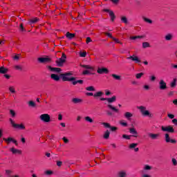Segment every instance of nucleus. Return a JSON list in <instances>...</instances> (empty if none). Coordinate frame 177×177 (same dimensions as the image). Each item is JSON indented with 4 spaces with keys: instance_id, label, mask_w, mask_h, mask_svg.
<instances>
[{
    "instance_id": "1",
    "label": "nucleus",
    "mask_w": 177,
    "mask_h": 177,
    "mask_svg": "<svg viewBox=\"0 0 177 177\" xmlns=\"http://www.w3.org/2000/svg\"><path fill=\"white\" fill-rule=\"evenodd\" d=\"M71 75H73V73H71V72L61 73V74H59V75L57 74L52 73L50 75V78H51V80H53V81H56L57 82L58 81H60V78H62V81H64V82L75 81V77H69Z\"/></svg>"
},
{
    "instance_id": "2",
    "label": "nucleus",
    "mask_w": 177,
    "mask_h": 177,
    "mask_svg": "<svg viewBox=\"0 0 177 177\" xmlns=\"http://www.w3.org/2000/svg\"><path fill=\"white\" fill-rule=\"evenodd\" d=\"M39 118L43 122H50V115L48 113L41 114Z\"/></svg>"
},
{
    "instance_id": "3",
    "label": "nucleus",
    "mask_w": 177,
    "mask_h": 177,
    "mask_svg": "<svg viewBox=\"0 0 177 177\" xmlns=\"http://www.w3.org/2000/svg\"><path fill=\"white\" fill-rule=\"evenodd\" d=\"M161 129L162 131H163V132H170V133H174V132H175V129H174V127H172V126H162Z\"/></svg>"
},
{
    "instance_id": "4",
    "label": "nucleus",
    "mask_w": 177,
    "mask_h": 177,
    "mask_svg": "<svg viewBox=\"0 0 177 177\" xmlns=\"http://www.w3.org/2000/svg\"><path fill=\"white\" fill-rule=\"evenodd\" d=\"M167 82L164 80H160L159 82V89L160 91H165L167 89Z\"/></svg>"
},
{
    "instance_id": "5",
    "label": "nucleus",
    "mask_w": 177,
    "mask_h": 177,
    "mask_svg": "<svg viewBox=\"0 0 177 177\" xmlns=\"http://www.w3.org/2000/svg\"><path fill=\"white\" fill-rule=\"evenodd\" d=\"M46 68L51 73H60L62 71V68L52 67L51 66H47Z\"/></svg>"
},
{
    "instance_id": "6",
    "label": "nucleus",
    "mask_w": 177,
    "mask_h": 177,
    "mask_svg": "<svg viewBox=\"0 0 177 177\" xmlns=\"http://www.w3.org/2000/svg\"><path fill=\"white\" fill-rule=\"evenodd\" d=\"M98 74H109V69L107 68H98L97 70Z\"/></svg>"
},
{
    "instance_id": "7",
    "label": "nucleus",
    "mask_w": 177,
    "mask_h": 177,
    "mask_svg": "<svg viewBox=\"0 0 177 177\" xmlns=\"http://www.w3.org/2000/svg\"><path fill=\"white\" fill-rule=\"evenodd\" d=\"M3 140L6 142L7 145H10L11 142H12V143H15L16 146H17L18 145L17 140H15L13 138H3Z\"/></svg>"
},
{
    "instance_id": "8",
    "label": "nucleus",
    "mask_w": 177,
    "mask_h": 177,
    "mask_svg": "<svg viewBox=\"0 0 177 177\" xmlns=\"http://www.w3.org/2000/svg\"><path fill=\"white\" fill-rule=\"evenodd\" d=\"M128 60H132L133 62H135V63H140V59L139 57L135 55H133L129 57H127Z\"/></svg>"
},
{
    "instance_id": "9",
    "label": "nucleus",
    "mask_w": 177,
    "mask_h": 177,
    "mask_svg": "<svg viewBox=\"0 0 177 177\" xmlns=\"http://www.w3.org/2000/svg\"><path fill=\"white\" fill-rule=\"evenodd\" d=\"M104 12H106V13H109V16L111 17V21H114V19H115V15L114 14V12L112 10H110L109 9H104Z\"/></svg>"
},
{
    "instance_id": "10",
    "label": "nucleus",
    "mask_w": 177,
    "mask_h": 177,
    "mask_svg": "<svg viewBox=\"0 0 177 177\" xmlns=\"http://www.w3.org/2000/svg\"><path fill=\"white\" fill-rule=\"evenodd\" d=\"M148 136L150 138V139H152V140H156L158 139V137L160 136V134L158 133H148Z\"/></svg>"
},
{
    "instance_id": "11",
    "label": "nucleus",
    "mask_w": 177,
    "mask_h": 177,
    "mask_svg": "<svg viewBox=\"0 0 177 177\" xmlns=\"http://www.w3.org/2000/svg\"><path fill=\"white\" fill-rule=\"evenodd\" d=\"M39 63H49L50 62V58L49 57H39L37 59Z\"/></svg>"
},
{
    "instance_id": "12",
    "label": "nucleus",
    "mask_w": 177,
    "mask_h": 177,
    "mask_svg": "<svg viewBox=\"0 0 177 177\" xmlns=\"http://www.w3.org/2000/svg\"><path fill=\"white\" fill-rule=\"evenodd\" d=\"M55 63H56L57 67H63V65H64V63H66V62H64V59H60V58H59L58 59H57V60L55 61Z\"/></svg>"
},
{
    "instance_id": "13",
    "label": "nucleus",
    "mask_w": 177,
    "mask_h": 177,
    "mask_svg": "<svg viewBox=\"0 0 177 177\" xmlns=\"http://www.w3.org/2000/svg\"><path fill=\"white\" fill-rule=\"evenodd\" d=\"M141 114L143 117H149V118H153V113H150V111H142Z\"/></svg>"
},
{
    "instance_id": "14",
    "label": "nucleus",
    "mask_w": 177,
    "mask_h": 177,
    "mask_svg": "<svg viewBox=\"0 0 177 177\" xmlns=\"http://www.w3.org/2000/svg\"><path fill=\"white\" fill-rule=\"evenodd\" d=\"M129 132L133 135V138H138V131L135 128H131L129 129Z\"/></svg>"
},
{
    "instance_id": "15",
    "label": "nucleus",
    "mask_w": 177,
    "mask_h": 177,
    "mask_svg": "<svg viewBox=\"0 0 177 177\" xmlns=\"http://www.w3.org/2000/svg\"><path fill=\"white\" fill-rule=\"evenodd\" d=\"M13 128H15L16 129H26V127L24 124H13Z\"/></svg>"
},
{
    "instance_id": "16",
    "label": "nucleus",
    "mask_w": 177,
    "mask_h": 177,
    "mask_svg": "<svg viewBox=\"0 0 177 177\" xmlns=\"http://www.w3.org/2000/svg\"><path fill=\"white\" fill-rule=\"evenodd\" d=\"M27 104L28 107H31L32 109H35V107H37V104H35V102L32 100L28 102Z\"/></svg>"
},
{
    "instance_id": "17",
    "label": "nucleus",
    "mask_w": 177,
    "mask_h": 177,
    "mask_svg": "<svg viewBox=\"0 0 177 177\" xmlns=\"http://www.w3.org/2000/svg\"><path fill=\"white\" fill-rule=\"evenodd\" d=\"M172 38H174V35L171 33H168L165 36V41H172Z\"/></svg>"
},
{
    "instance_id": "18",
    "label": "nucleus",
    "mask_w": 177,
    "mask_h": 177,
    "mask_svg": "<svg viewBox=\"0 0 177 177\" xmlns=\"http://www.w3.org/2000/svg\"><path fill=\"white\" fill-rule=\"evenodd\" d=\"M10 151L12 152V154H21V150L14 149L13 147Z\"/></svg>"
},
{
    "instance_id": "19",
    "label": "nucleus",
    "mask_w": 177,
    "mask_h": 177,
    "mask_svg": "<svg viewBox=\"0 0 177 177\" xmlns=\"http://www.w3.org/2000/svg\"><path fill=\"white\" fill-rule=\"evenodd\" d=\"M66 38H68V39H73V38H74V37H75V34L70 33V32H67L66 34Z\"/></svg>"
},
{
    "instance_id": "20",
    "label": "nucleus",
    "mask_w": 177,
    "mask_h": 177,
    "mask_svg": "<svg viewBox=\"0 0 177 177\" xmlns=\"http://www.w3.org/2000/svg\"><path fill=\"white\" fill-rule=\"evenodd\" d=\"M80 67H82L83 68H86V70H90V71H93L94 68L93 67L89 66V65H80Z\"/></svg>"
},
{
    "instance_id": "21",
    "label": "nucleus",
    "mask_w": 177,
    "mask_h": 177,
    "mask_svg": "<svg viewBox=\"0 0 177 177\" xmlns=\"http://www.w3.org/2000/svg\"><path fill=\"white\" fill-rule=\"evenodd\" d=\"M9 70L3 66L0 67V74H6Z\"/></svg>"
},
{
    "instance_id": "22",
    "label": "nucleus",
    "mask_w": 177,
    "mask_h": 177,
    "mask_svg": "<svg viewBox=\"0 0 177 177\" xmlns=\"http://www.w3.org/2000/svg\"><path fill=\"white\" fill-rule=\"evenodd\" d=\"M73 85H77V84H80V85H82L84 84V80H72Z\"/></svg>"
},
{
    "instance_id": "23",
    "label": "nucleus",
    "mask_w": 177,
    "mask_h": 177,
    "mask_svg": "<svg viewBox=\"0 0 177 177\" xmlns=\"http://www.w3.org/2000/svg\"><path fill=\"white\" fill-rule=\"evenodd\" d=\"M103 138H104V139H106V140L109 139L110 138V131L106 130L104 133Z\"/></svg>"
},
{
    "instance_id": "24",
    "label": "nucleus",
    "mask_w": 177,
    "mask_h": 177,
    "mask_svg": "<svg viewBox=\"0 0 177 177\" xmlns=\"http://www.w3.org/2000/svg\"><path fill=\"white\" fill-rule=\"evenodd\" d=\"M72 102L75 104H78V103H82V100L80 99V98H73Z\"/></svg>"
},
{
    "instance_id": "25",
    "label": "nucleus",
    "mask_w": 177,
    "mask_h": 177,
    "mask_svg": "<svg viewBox=\"0 0 177 177\" xmlns=\"http://www.w3.org/2000/svg\"><path fill=\"white\" fill-rule=\"evenodd\" d=\"M118 177H127V172L125 171H120L118 174Z\"/></svg>"
},
{
    "instance_id": "26",
    "label": "nucleus",
    "mask_w": 177,
    "mask_h": 177,
    "mask_svg": "<svg viewBox=\"0 0 177 177\" xmlns=\"http://www.w3.org/2000/svg\"><path fill=\"white\" fill-rule=\"evenodd\" d=\"M115 99H117V97L114 95L111 98H107L106 101L108 102V103H114V102H115Z\"/></svg>"
},
{
    "instance_id": "27",
    "label": "nucleus",
    "mask_w": 177,
    "mask_h": 177,
    "mask_svg": "<svg viewBox=\"0 0 177 177\" xmlns=\"http://www.w3.org/2000/svg\"><path fill=\"white\" fill-rule=\"evenodd\" d=\"M111 77H113V78H114V80H115L116 81H121V75L112 74Z\"/></svg>"
},
{
    "instance_id": "28",
    "label": "nucleus",
    "mask_w": 177,
    "mask_h": 177,
    "mask_svg": "<svg viewBox=\"0 0 177 177\" xmlns=\"http://www.w3.org/2000/svg\"><path fill=\"white\" fill-rule=\"evenodd\" d=\"M120 20L122 23H124V24H128V18H127V17L125 16L121 17Z\"/></svg>"
},
{
    "instance_id": "29",
    "label": "nucleus",
    "mask_w": 177,
    "mask_h": 177,
    "mask_svg": "<svg viewBox=\"0 0 177 177\" xmlns=\"http://www.w3.org/2000/svg\"><path fill=\"white\" fill-rule=\"evenodd\" d=\"M142 19L144 20V21H145L146 23H148L149 24H153V21L149 18H147L145 17H142Z\"/></svg>"
},
{
    "instance_id": "30",
    "label": "nucleus",
    "mask_w": 177,
    "mask_h": 177,
    "mask_svg": "<svg viewBox=\"0 0 177 177\" xmlns=\"http://www.w3.org/2000/svg\"><path fill=\"white\" fill-rule=\"evenodd\" d=\"M142 48L146 49V48H150V43L147 41L142 42Z\"/></svg>"
},
{
    "instance_id": "31",
    "label": "nucleus",
    "mask_w": 177,
    "mask_h": 177,
    "mask_svg": "<svg viewBox=\"0 0 177 177\" xmlns=\"http://www.w3.org/2000/svg\"><path fill=\"white\" fill-rule=\"evenodd\" d=\"M138 110H140V111H149V109H147L145 106H137Z\"/></svg>"
},
{
    "instance_id": "32",
    "label": "nucleus",
    "mask_w": 177,
    "mask_h": 177,
    "mask_svg": "<svg viewBox=\"0 0 177 177\" xmlns=\"http://www.w3.org/2000/svg\"><path fill=\"white\" fill-rule=\"evenodd\" d=\"M39 19L38 18H34L29 21L30 24H35Z\"/></svg>"
},
{
    "instance_id": "33",
    "label": "nucleus",
    "mask_w": 177,
    "mask_h": 177,
    "mask_svg": "<svg viewBox=\"0 0 177 177\" xmlns=\"http://www.w3.org/2000/svg\"><path fill=\"white\" fill-rule=\"evenodd\" d=\"M102 95H103V92H102V91H98V92L95 93L93 95V96H94V97H102Z\"/></svg>"
},
{
    "instance_id": "34",
    "label": "nucleus",
    "mask_w": 177,
    "mask_h": 177,
    "mask_svg": "<svg viewBox=\"0 0 177 177\" xmlns=\"http://www.w3.org/2000/svg\"><path fill=\"white\" fill-rule=\"evenodd\" d=\"M165 142H166V143H169L171 142V138H169V134L166 133L165 135Z\"/></svg>"
},
{
    "instance_id": "35",
    "label": "nucleus",
    "mask_w": 177,
    "mask_h": 177,
    "mask_svg": "<svg viewBox=\"0 0 177 177\" xmlns=\"http://www.w3.org/2000/svg\"><path fill=\"white\" fill-rule=\"evenodd\" d=\"M86 91H88L89 92H95V87L93 86H90L86 88Z\"/></svg>"
},
{
    "instance_id": "36",
    "label": "nucleus",
    "mask_w": 177,
    "mask_h": 177,
    "mask_svg": "<svg viewBox=\"0 0 177 177\" xmlns=\"http://www.w3.org/2000/svg\"><path fill=\"white\" fill-rule=\"evenodd\" d=\"M171 88H176V79H174V80L170 84Z\"/></svg>"
},
{
    "instance_id": "37",
    "label": "nucleus",
    "mask_w": 177,
    "mask_h": 177,
    "mask_svg": "<svg viewBox=\"0 0 177 177\" xmlns=\"http://www.w3.org/2000/svg\"><path fill=\"white\" fill-rule=\"evenodd\" d=\"M143 75H145V73H137L136 75V78H137V80H140V78H142V77H143Z\"/></svg>"
},
{
    "instance_id": "38",
    "label": "nucleus",
    "mask_w": 177,
    "mask_h": 177,
    "mask_svg": "<svg viewBox=\"0 0 177 177\" xmlns=\"http://www.w3.org/2000/svg\"><path fill=\"white\" fill-rule=\"evenodd\" d=\"M142 38H144V37L143 36H132L130 37V39L135 40V39H140Z\"/></svg>"
},
{
    "instance_id": "39",
    "label": "nucleus",
    "mask_w": 177,
    "mask_h": 177,
    "mask_svg": "<svg viewBox=\"0 0 177 177\" xmlns=\"http://www.w3.org/2000/svg\"><path fill=\"white\" fill-rule=\"evenodd\" d=\"M84 120L87 122H90L92 123L93 122V120L92 118H91V117L89 116H86L84 118Z\"/></svg>"
},
{
    "instance_id": "40",
    "label": "nucleus",
    "mask_w": 177,
    "mask_h": 177,
    "mask_svg": "<svg viewBox=\"0 0 177 177\" xmlns=\"http://www.w3.org/2000/svg\"><path fill=\"white\" fill-rule=\"evenodd\" d=\"M136 146H138V143H131L129 145V149H135Z\"/></svg>"
},
{
    "instance_id": "41",
    "label": "nucleus",
    "mask_w": 177,
    "mask_h": 177,
    "mask_svg": "<svg viewBox=\"0 0 177 177\" xmlns=\"http://www.w3.org/2000/svg\"><path fill=\"white\" fill-rule=\"evenodd\" d=\"M59 59L64 60V62H66V61L67 60V55H66V54L63 53L62 57Z\"/></svg>"
},
{
    "instance_id": "42",
    "label": "nucleus",
    "mask_w": 177,
    "mask_h": 177,
    "mask_svg": "<svg viewBox=\"0 0 177 177\" xmlns=\"http://www.w3.org/2000/svg\"><path fill=\"white\" fill-rule=\"evenodd\" d=\"M132 113H129V112H127L124 114V116L127 118V120H129V118H131L132 117Z\"/></svg>"
},
{
    "instance_id": "43",
    "label": "nucleus",
    "mask_w": 177,
    "mask_h": 177,
    "mask_svg": "<svg viewBox=\"0 0 177 177\" xmlns=\"http://www.w3.org/2000/svg\"><path fill=\"white\" fill-rule=\"evenodd\" d=\"M153 167H151V166L150 165H145V167H144V169L145 171H150L151 169H152Z\"/></svg>"
},
{
    "instance_id": "44",
    "label": "nucleus",
    "mask_w": 177,
    "mask_h": 177,
    "mask_svg": "<svg viewBox=\"0 0 177 177\" xmlns=\"http://www.w3.org/2000/svg\"><path fill=\"white\" fill-rule=\"evenodd\" d=\"M109 109L111 110H113V111H118V109H117L115 107L113 106V105L109 104L108 105Z\"/></svg>"
},
{
    "instance_id": "45",
    "label": "nucleus",
    "mask_w": 177,
    "mask_h": 177,
    "mask_svg": "<svg viewBox=\"0 0 177 177\" xmlns=\"http://www.w3.org/2000/svg\"><path fill=\"white\" fill-rule=\"evenodd\" d=\"M19 30L21 32H26V29L24 28V26L23 25V24H21L19 26Z\"/></svg>"
},
{
    "instance_id": "46",
    "label": "nucleus",
    "mask_w": 177,
    "mask_h": 177,
    "mask_svg": "<svg viewBox=\"0 0 177 177\" xmlns=\"http://www.w3.org/2000/svg\"><path fill=\"white\" fill-rule=\"evenodd\" d=\"M102 125H104V127L105 128H111V125H110L109 123L107 122H102Z\"/></svg>"
},
{
    "instance_id": "47",
    "label": "nucleus",
    "mask_w": 177,
    "mask_h": 177,
    "mask_svg": "<svg viewBox=\"0 0 177 177\" xmlns=\"http://www.w3.org/2000/svg\"><path fill=\"white\" fill-rule=\"evenodd\" d=\"M113 41H114L116 44H120V45H122V43L121 41H120V40L115 37H113Z\"/></svg>"
},
{
    "instance_id": "48",
    "label": "nucleus",
    "mask_w": 177,
    "mask_h": 177,
    "mask_svg": "<svg viewBox=\"0 0 177 177\" xmlns=\"http://www.w3.org/2000/svg\"><path fill=\"white\" fill-rule=\"evenodd\" d=\"M171 162L173 163V165H174V167H176L177 165V160L175 158H173L171 159Z\"/></svg>"
},
{
    "instance_id": "49",
    "label": "nucleus",
    "mask_w": 177,
    "mask_h": 177,
    "mask_svg": "<svg viewBox=\"0 0 177 177\" xmlns=\"http://www.w3.org/2000/svg\"><path fill=\"white\" fill-rule=\"evenodd\" d=\"M9 91L10 92H11V93H16V90L15 89V88H13V86L9 87Z\"/></svg>"
},
{
    "instance_id": "50",
    "label": "nucleus",
    "mask_w": 177,
    "mask_h": 177,
    "mask_svg": "<svg viewBox=\"0 0 177 177\" xmlns=\"http://www.w3.org/2000/svg\"><path fill=\"white\" fill-rule=\"evenodd\" d=\"M104 34L105 35H107V37H109V38H111V39L114 38V37H113V35H111V33L110 32H104Z\"/></svg>"
},
{
    "instance_id": "51",
    "label": "nucleus",
    "mask_w": 177,
    "mask_h": 177,
    "mask_svg": "<svg viewBox=\"0 0 177 177\" xmlns=\"http://www.w3.org/2000/svg\"><path fill=\"white\" fill-rule=\"evenodd\" d=\"M122 138H123L124 139H127V140H129L131 139V136H128V135H127V134H124V135L122 136Z\"/></svg>"
},
{
    "instance_id": "52",
    "label": "nucleus",
    "mask_w": 177,
    "mask_h": 177,
    "mask_svg": "<svg viewBox=\"0 0 177 177\" xmlns=\"http://www.w3.org/2000/svg\"><path fill=\"white\" fill-rule=\"evenodd\" d=\"M80 57H86V51L80 53Z\"/></svg>"
},
{
    "instance_id": "53",
    "label": "nucleus",
    "mask_w": 177,
    "mask_h": 177,
    "mask_svg": "<svg viewBox=\"0 0 177 177\" xmlns=\"http://www.w3.org/2000/svg\"><path fill=\"white\" fill-rule=\"evenodd\" d=\"M46 175H53V171L51 170H47L45 171Z\"/></svg>"
},
{
    "instance_id": "54",
    "label": "nucleus",
    "mask_w": 177,
    "mask_h": 177,
    "mask_svg": "<svg viewBox=\"0 0 177 177\" xmlns=\"http://www.w3.org/2000/svg\"><path fill=\"white\" fill-rule=\"evenodd\" d=\"M109 128L111 129V131L112 132H115V131H117L118 129L116 127H111H111H109Z\"/></svg>"
},
{
    "instance_id": "55",
    "label": "nucleus",
    "mask_w": 177,
    "mask_h": 177,
    "mask_svg": "<svg viewBox=\"0 0 177 177\" xmlns=\"http://www.w3.org/2000/svg\"><path fill=\"white\" fill-rule=\"evenodd\" d=\"M111 2L113 3L114 5H118V3H120V0H110Z\"/></svg>"
},
{
    "instance_id": "56",
    "label": "nucleus",
    "mask_w": 177,
    "mask_h": 177,
    "mask_svg": "<svg viewBox=\"0 0 177 177\" xmlns=\"http://www.w3.org/2000/svg\"><path fill=\"white\" fill-rule=\"evenodd\" d=\"M107 115H109V117H114V112L108 111Z\"/></svg>"
},
{
    "instance_id": "57",
    "label": "nucleus",
    "mask_w": 177,
    "mask_h": 177,
    "mask_svg": "<svg viewBox=\"0 0 177 177\" xmlns=\"http://www.w3.org/2000/svg\"><path fill=\"white\" fill-rule=\"evenodd\" d=\"M82 74L83 75H88V74H91V72H89V70H86L83 71Z\"/></svg>"
},
{
    "instance_id": "58",
    "label": "nucleus",
    "mask_w": 177,
    "mask_h": 177,
    "mask_svg": "<svg viewBox=\"0 0 177 177\" xmlns=\"http://www.w3.org/2000/svg\"><path fill=\"white\" fill-rule=\"evenodd\" d=\"M15 68L16 70H19L20 71L23 70V68L20 65H16Z\"/></svg>"
},
{
    "instance_id": "59",
    "label": "nucleus",
    "mask_w": 177,
    "mask_h": 177,
    "mask_svg": "<svg viewBox=\"0 0 177 177\" xmlns=\"http://www.w3.org/2000/svg\"><path fill=\"white\" fill-rule=\"evenodd\" d=\"M89 42H92V39H91V37H86V44H89Z\"/></svg>"
},
{
    "instance_id": "60",
    "label": "nucleus",
    "mask_w": 177,
    "mask_h": 177,
    "mask_svg": "<svg viewBox=\"0 0 177 177\" xmlns=\"http://www.w3.org/2000/svg\"><path fill=\"white\" fill-rule=\"evenodd\" d=\"M57 167H62V165H63V162L57 161Z\"/></svg>"
},
{
    "instance_id": "61",
    "label": "nucleus",
    "mask_w": 177,
    "mask_h": 177,
    "mask_svg": "<svg viewBox=\"0 0 177 177\" xmlns=\"http://www.w3.org/2000/svg\"><path fill=\"white\" fill-rule=\"evenodd\" d=\"M150 80L152 82H154V81H156V76L154 75L151 76Z\"/></svg>"
},
{
    "instance_id": "62",
    "label": "nucleus",
    "mask_w": 177,
    "mask_h": 177,
    "mask_svg": "<svg viewBox=\"0 0 177 177\" xmlns=\"http://www.w3.org/2000/svg\"><path fill=\"white\" fill-rule=\"evenodd\" d=\"M120 125H122V127H127L128 123L124 122H120Z\"/></svg>"
},
{
    "instance_id": "63",
    "label": "nucleus",
    "mask_w": 177,
    "mask_h": 177,
    "mask_svg": "<svg viewBox=\"0 0 177 177\" xmlns=\"http://www.w3.org/2000/svg\"><path fill=\"white\" fill-rule=\"evenodd\" d=\"M62 140H64V143H68L69 142L68 139H67L66 137H64Z\"/></svg>"
},
{
    "instance_id": "64",
    "label": "nucleus",
    "mask_w": 177,
    "mask_h": 177,
    "mask_svg": "<svg viewBox=\"0 0 177 177\" xmlns=\"http://www.w3.org/2000/svg\"><path fill=\"white\" fill-rule=\"evenodd\" d=\"M6 175H10L12 174V170H6Z\"/></svg>"
}]
</instances>
